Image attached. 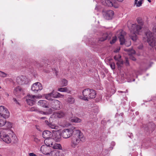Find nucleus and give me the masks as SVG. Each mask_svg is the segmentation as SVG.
Here are the masks:
<instances>
[{
	"label": "nucleus",
	"instance_id": "48",
	"mask_svg": "<svg viewBox=\"0 0 156 156\" xmlns=\"http://www.w3.org/2000/svg\"><path fill=\"white\" fill-rule=\"evenodd\" d=\"M148 2H151V0H147Z\"/></svg>",
	"mask_w": 156,
	"mask_h": 156
},
{
	"label": "nucleus",
	"instance_id": "3",
	"mask_svg": "<svg viewBox=\"0 0 156 156\" xmlns=\"http://www.w3.org/2000/svg\"><path fill=\"white\" fill-rule=\"evenodd\" d=\"M0 138L7 144L10 143L12 141L14 143H16L18 140L17 136L13 132L8 135L4 131H2L0 132Z\"/></svg>",
	"mask_w": 156,
	"mask_h": 156
},
{
	"label": "nucleus",
	"instance_id": "25",
	"mask_svg": "<svg viewBox=\"0 0 156 156\" xmlns=\"http://www.w3.org/2000/svg\"><path fill=\"white\" fill-rule=\"evenodd\" d=\"M54 90H53V94H52V97L54 98H63L64 97L63 95L60 94V93L56 92L54 93Z\"/></svg>",
	"mask_w": 156,
	"mask_h": 156
},
{
	"label": "nucleus",
	"instance_id": "16",
	"mask_svg": "<svg viewBox=\"0 0 156 156\" xmlns=\"http://www.w3.org/2000/svg\"><path fill=\"white\" fill-rule=\"evenodd\" d=\"M45 123L49 127L52 129H55L57 130H60V127L59 126L55 125L53 123H49L48 121H45Z\"/></svg>",
	"mask_w": 156,
	"mask_h": 156
},
{
	"label": "nucleus",
	"instance_id": "26",
	"mask_svg": "<svg viewBox=\"0 0 156 156\" xmlns=\"http://www.w3.org/2000/svg\"><path fill=\"white\" fill-rule=\"evenodd\" d=\"M54 149L62 150V148L61 145L60 144L55 143L52 144V145L51 147Z\"/></svg>",
	"mask_w": 156,
	"mask_h": 156
},
{
	"label": "nucleus",
	"instance_id": "41",
	"mask_svg": "<svg viewBox=\"0 0 156 156\" xmlns=\"http://www.w3.org/2000/svg\"><path fill=\"white\" fill-rule=\"evenodd\" d=\"M34 99H35V98H41L42 97V96L41 95H34Z\"/></svg>",
	"mask_w": 156,
	"mask_h": 156
},
{
	"label": "nucleus",
	"instance_id": "43",
	"mask_svg": "<svg viewBox=\"0 0 156 156\" xmlns=\"http://www.w3.org/2000/svg\"><path fill=\"white\" fill-rule=\"evenodd\" d=\"M125 64L126 66H128L129 64V61L127 59L126 60V62H125Z\"/></svg>",
	"mask_w": 156,
	"mask_h": 156
},
{
	"label": "nucleus",
	"instance_id": "38",
	"mask_svg": "<svg viewBox=\"0 0 156 156\" xmlns=\"http://www.w3.org/2000/svg\"><path fill=\"white\" fill-rule=\"evenodd\" d=\"M117 40V37L116 36H115L113 37L112 40L110 41V43L111 44H112L114 43Z\"/></svg>",
	"mask_w": 156,
	"mask_h": 156
},
{
	"label": "nucleus",
	"instance_id": "20",
	"mask_svg": "<svg viewBox=\"0 0 156 156\" xmlns=\"http://www.w3.org/2000/svg\"><path fill=\"white\" fill-rule=\"evenodd\" d=\"M121 57V56L119 55H118L115 56L114 58V59L118 61V62L117 63V65L119 68L121 67L123 64V62L121 61L120 59Z\"/></svg>",
	"mask_w": 156,
	"mask_h": 156
},
{
	"label": "nucleus",
	"instance_id": "18",
	"mask_svg": "<svg viewBox=\"0 0 156 156\" xmlns=\"http://www.w3.org/2000/svg\"><path fill=\"white\" fill-rule=\"evenodd\" d=\"M65 116V113L59 111L58 112H56L52 115V117L55 118H61Z\"/></svg>",
	"mask_w": 156,
	"mask_h": 156
},
{
	"label": "nucleus",
	"instance_id": "28",
	"mask_svg": "<svg viewBox=\"0 0 156 156\" xmlns=\"http://www.w3.org/2000/svg\"><path fill=\"white\" fill-rule=\"evenodd\" d=\"M144 0H135L134 4L136 7H140L142 5Z\"/></svg>",
	"mask_w": 156,
	"mask_h": 156
},
{
	"label": "nucleus",
	"instance_id": "15",
	"mask_svg": "<svg viewBox=\"0 0 156 156\" xmlns=\"http://www.w3.org/2000/svg\"><path fill=\"white\" fill-rule=\"evenodd\" d=\"M14 93L16 96H22L24 95V90L20 87H16L14 90Z\"/></svg>",
	"mask_w": 156,
	"mask_h": 156
},
{
	"label": "nucleus",
	"instance_id": "36",
	"mask_svg": "<svg viewBox=\"0 0 156 156\" xmlns=\"http://www.w3.org/2000/svg\"><path fill=\"white\" fill-rule=\"evenodd\" d=\"M7 76V74L4 72L0 70V77L2 78H4Z\"/></svg>",
	"mask_w": 156,
	"mask_h": 156
},
{
	"label": "nucleus",
	"instance_id": "40",
	"mask_svg": "<svg viewBox=\"0 0 156 156\" xmlns=\"http://www.w3.org/2000/svg\"><path fill=\"white\" fill-rule=\"evenodd\" d=\"M33 138L34 141L36 143H38L39 141V140L37 137L34 136Z\"/></svg>",
	"mask_w": 156,
	"mask_h": 156
},
{
	"label": "nucleus",
	"instance_id": "50",
	"mask_svg": "<svg viewBox=\"0 0 156 156\" xmlns=\"http://www.w3.org/2000/svg\"><path fill=\"white\" fill-rule=\"evenodd\" d=\"M7 96H8V95H9V94H7Z\"/></svg>",
	"mask_w": 156,
	"mask_h": 156
},
{
	"label": "nucleus",
	"instance_id": "11",
	"mask_svg": "<svg viewBox=\"0 0 156 156\" xmlns=\"http://www.w3.org/2000/svg\"><path fill=\"white\" fill-rule=\"evenodd\" d=\"M30 111L33 112L34 111L36 112L40 113L42 114L47 115L51 114L52 112V110L51 108H49L47 110L46 112H44L42 111H40L39 109L37 107H31L30 109Z\"/></svg>",
	"mask_w": 156,
	"mask_h": 156
},
{
	"label": "nucleus",
	"instance_id": "12",
	"mask_svg": "<svg viewBox=\"0 0 156 156\" xmlns=\"http://www.w3.org/2000/svg\"><path fill=\"white\" fill-rule=\"evenodd\" d=\"M26 98L27 102L29 105L32 106L34 104L35 101L34 96L33 95H27Z\"/></svg>",
	"mask_w": 156,
	"mask_h": 156
},
{
	"label": "nucleus",
	"instance_id": "37",
	"mask_svg": "<svg viewBox=\"0 0 156 156\" xmlns=\"http://www.w3.org/2000/svg\"><path fill=\"white\" fill-rule=\"evenodd\" d=\"M102 9V7L99 4L97 5L95 8V10L97 11H100Z\"/></svg>",
	"mask_w": 156,
	"mask_h": 156
},
{
	"label": "nucleus",
	"instance_id": "44",
	"mask_svg": "<svg viewBox=\"0 0 156 156\" xmlns=\"http://www.w3.org/2000/svg\"><path fill=\"white\" fill-rule=\"evenodd\" d=\"M30 156H35V154L33 153H30L29 154Z\"/></svg>",
	"mask_w": 156,
	"mask_h": 156
},
{
	"label": "nucleus",
	"instance_id": "2",
	"mask_svg": "<svg viewBox=\"0 0 156 156\" xmlns=\"http://www.w3.org/2000/svg\"><path fill=\"white\" fill-rule=\"evenodd\" d=\"M85 140L83 133L80 130H76L75 133L72 137L71 141V146L74 148L77 147L81 141H83Z\"/></svg>",
	"mask_w": 156,
	"mask_h": 156
},
{
	"label": "nucleus",
	"instance_id": "8",
	"mask_svg": "<svg viewBox=\"0 0 156 156\" xmlns=\"http://www.w3.org/2000/svg\"><path fill=\"white\" fill-rule=\"evenodd\" d=\"M60 130L52 131V138L56 142H58L61 140Z\"/></svg>",
	"mask_w": 156,
	"mask_h": 156
},
{
	"label": "nucleus",
	"instance_id": "27",
	"mask_svg": "<svg viewBox=\"0 0 156 156\" xmlns=\"http://www.w3.org/2000/svg\"><path fill=\"white\" fill-rule=\"evenodd\" d=\"M44 143L46 146L48 147H51L53 143L51 139L47 138L45 140Z\"/></svg>",
	"mask_w": 156,
	"mask_h": 156
},
{
	"label": "nucleus",
	"instance_id": "1",
	"mask_svg": "<svg viewBox=\"0 0 156 156\" xmlns=\"http://www.w3.org/2000/svg\"><path fill=\"white\" fill-rule=\"evenodd\" d=\"M138 24L136 23L132 24L129 28L130 33L129 36L133 41H136L137 39L136 34H139L141 31L142 26L143 25L142 19L140 18H138L136 19Z\"/></svg>",
	"mask_w": 156,
	"mask_h": 156
},
{
	"label": "nucleus",
	"instance_id": "51",
	"mask_svg": "<svg viewBox=\"0 0 156 156\" xmlns=\"http://www.w3.org/2000/svg\"><path fill=\"white\" fill-rule=\"evenodd\" d=\"M1 86H0V89H1Z\"/></svg>",
	"mask_w": 156,
	"mask_h": 156
},
{
	"label": "nucleus",
	"instance_id": "49",
	"mask_svg": "<svg viewBox=\"0 0 156 156\" xmlns=\"http://www.w3.org/2000/svg\"><path fill=\"white\" fill-rule=\"evenodd\" d=\"M58 154V152L57 151V152H56V154Z\"/></svg>",
	"mask_w": 156,
	"mask_h": 156
},
{
	"label": "nucleus",
	"instance_id": "24",
	"mask_svg": "<svg viewBox=\"0 0 156 156\" xmlns=\"http://www.w3.org/2000/svg\"><path fill=\"white\" fill-rule=\"evenodd\" d=\"M66 101L69 104H73L75 102L74 98L71 96H69L67 98Z\"/></svg>",
	"mask_w": 156,
	"mask_h": 156
},
{
	"label": "nucleus",
	"instance_id": "9",
	"mask_svg": "<svg viewBox=\"0 0 156 156\" xmlns=\"http://www.w3.org/2000/svg\"><path fill=\"white\" fill-rule=\"evenodd\" d=\"M42 89L43 86L42 84L39 82L34 83L31 87V90L35 93L41 90Z\"/></svg>",
	"mask_w": 156,
	"mask_h": 156
},
{
	"label": "nucleus",
	"instance_id": "4",
	"mask_svg": "<svg viewBox=\"0 0 156 156\" xmlns=\"http://www.w3.org/2000/svg\"><path fill=\"white\" fill-rule=\"evenodd\" d=\"M82 95L79 96V98L85 101L94 98L96 95V93L95 90L89 89H84L82 92Z\"/></svg>",
	"mask_w": 156,
	"mask_h": 156
},
{
	"label": "nucleus",
	"instance_id": "30",
	"mask_svg": "<svg viewBox=\"0 0 156 156\" xmlns=\"http://www.w3.org/2000/svg\"><path fill=\"white\" fill-rule=\"evenodd\" d=\"M70 121L72 122L80 123L81 122V120L77 117H74L70 119Z\"/></svg>",
	"mask_w": 156,
	"mask_h": 156
},
{
	"label": "nucleus",
	"instance_id": "7",
	"mask_svg": "<svg viewBox=\"0 0 156 156\" xmlns=\"http://www.w3.org/2000/svg\"><path fill=\"white\" fill-rule=\"evenodd\" d=\"M111 2L108 0H101V3L104 5L108 6L110 7H113L115 8H118L119 6V4L116 1L119 2H122L123 0H112Z\"/></svg>",
	"mask_w": 156,
	"mask_h": 156
},
{
	"label": "nucleus",
	"instance_id": "34",
	"mask_svg": "<svg viewBox=\"0 0 156 156\" xmlns=\"http://www.w3.org/2000/svg\"><path fill=\"white\" fill-rule=\"evenodd\" d=\"M135 53V51L133 50H132L130 52H129V55H131L130 57V58L132 60H133L135 61L136 60V58L133 57V56H132V55L134 54Z\"/></svg>",
	"mask_w": 156,
	"mask_h": 156
},
{
	"label": "nucleus",
	"instance_id": "19",
	"mask_svg": "<svg viewBox=\"0 0 156 156\" xmlns=\"http://www.w3.org/2000/svg\"><path fill=\"white\" fill-rule=\"evenodd\" d=\"M49 147H46L45 145L42 146L41 148V151L44 154L48 155L49 154Z\"/></svg>",
	"mask_w": 156,
	"mask_h": 156
},
{
	"label": "nucleus",
	"instance_id": "17",
	"mask_svg": "<svg viewBox=\"0 0 156 156\" xmlns=\"http://www.w3.org/2000/svg\"><path fill=\"white\" fill-rule=\"evenodd\" d=\"M37 105L45 108H48V103L45 100H40L37 102Z\"/></svg>",
	"mask_w": 156,
	"mask_h": 156
},
{
	"label": "nucleus",
	"instance_id": "10",
	"mask_svg": "<svg viewBox=\"0 0 156 156\" xmlns=\"http://www.w3.org/2000/svg\"><path fill=\"white\" fill-rule=\"evenodd\" d=\"M104 18L107 20L112 19L113 18L114 13L112 10L103 11L102 12Z\"/></svg>",
	"mask_w": 156,
	"mask_h": 156
},
{
	"label": "nucleus",
	"instance_id": "31",
	"mask_svg": "<svg viewBox=\"0 0 156 156\" xmlns=\"http://www.w3.org/2000/svg\"><path fill=\"white\" fill-rule=\"evenodd\" d=\"M59 83L62 87H65L67 85L68 81L66 79H63L60 81Z\"/></svg>",
	"mask_w": 156,
	"mask_h": 156
},
{
	"label": "nucleus",
	"instance_id": "39",
	"mask_svg": "<svg viewBox=\"0 0 156 156\" xmlns=\"http://www.w3.org/2000/svg\"><path fill=\"white\" fill-rule=\"evenodd\" d=\"M109 65L112 69H115V66L114 63L111 62L110 63Z\"/></svg>",
	"mask_w": 156,
	"mask_h": 156
},
{
	"label": "nucleus",
	"instance_id": "42",
	"mask_svg": "<svg viewBox=\"0 0 156 156\" xmlns=\"http://www.w3.org/2000/svg\"><path fill=\"white\" fill-rule=\"evenodd\" d=\"M120 49V48L119 47H117L116 49V50L114 51V52H118L119 51Z\"/></svg>",
	"mask_w": 156,
	"mask_h": 156
},
{
	"label": "nucleus",
	"instance_id": "22",
	"mask_svg": "<svg viewBox=\"0 0 156 156\" xmlns=\"http://www.w3.org/2000/svg\"><path fill=\"white\" fill-rule=\"evenodd\" d=\"M9 117H5V116L0 115V127H2L5 125L6 123V119Z\"/></svg>",
	"mask_w": 156,
	"mask_h": 156
},
{
	"label": "nucleus",
	"instance_id": "52",
	"mask_svg": "<svg viewBox=\"0 0 156 156\" xmlns=\"http://www.w3.org/2000/svg\"><path fill=\"white\" fill-rule=\"evenodd\" d=\"M0 156H1V155L0 154Z\"/></svg>",
	"mask_w": 156,
	"mask_h": 156
},
{
	"label": "nucleus",
	"instance_id": "21",
	"mask_svg": "<svg viewBox=\"0 0 156 156\" xmlns=\"http://www.w3.org/2000/svg\"><path fill=\"white\" fill-rule=\"evenodd\" d=\"M54 104L53 108L56 109H59L60 108L61 105V102L58 100L55 99L53 101Z\"/></svg>",
	"mask_w": 156,
	"mask_h": 156
},
{
	"label": "nucleus",
	"instance_id": "47",
	"mask_svg": "<svg viewBox=\"0 0 156 156\" xmlns=\"http://www.w3.org/2000/svg\"><path fill=\"white\" fill-rule=\"evenodd\" d=\"M70 124L69 123V124L67 125H66L65 126L66 127H67L68 126H70Z\"/></svg>",
	"mask_w": 156,
	"mask_h": 156
},
{
	"label": "nucleus",
	"instance_id": "35",
	"mask_svg": "<svg viewBox=\"0 0 156 156\" xmlns=\"http://www.w3.org/2000/svg\"><path fill=\"white\" fill-rule=\"evenodd\" d=\"M107 34L106 33L104 34L102 37L99 38V41H103L106 40L107 38Z\"/></svg>",
	"mask_w": 156,
	"mask_h": 156
},
{
	"label": "nucleus",
	"instance_id": "33",
	"mask_svg": "<svg viewBox=\"0 0 156 156\" xmlns=\"http://www.w3.org/2000/svg\"><path fill=\"white\" fill-rule=\"evenodd\" d=\"M5 126L6 127L5 128L6 129H10L12 127V124L11 122H7L6 121V123H5Z\"/></svg>",
	"mask_w": 156,
	"mask_h": 156
},
{
	"label": "nucleus",
	"instance_id": "45",
	"mask_svg": "<svg viewBox=\"0 0 156 156\" xmlns=\"http://www.w3.org/2000/svg\"><path fill=\"white\" fill-rule=\"evenodd\" d=\"M13 100L14 101H15L16 103H18V102H17V101L15 98L13 99Z\"/></svg>",
	"mask_w": 156,
	"mask_h": 156
},
{
	"label": "nucleus",
	"instance_id": "6",
	"mask_svg": "<svg viewBox=\"0 0 156 156\" xmlns=\"http://www.w3.org/2000/svg\"><path fill=\"white\" fill-rule=\"evenodd\" d=\"M76 130H79V129H76V128L74 126L69 129H65L62 131L61 133L62 136L63 138H68L72 136L73 133L74 135L75 134Z\"/></svg>",
	"mask_w": 156,
	"mask_h": 156
},
{
	"label": "nucleus",
	"instance_id": "29",
	"mask_svg": "<svg viewBox=\"0 0 156 156\" xmlns=\"http://www.w3.org/2000/svg\"><path fill=\"white\" fill-rule=\"evenodd\" d=\"M58 91L63 92H67L68 93H70V91L67 87H61L58 88Z\"/></svg>",
	"mask_w": 156,
	"mask_h": 156
},
{
	"label": "nucleus",
	"instance_id": "5",
	"mask_svg": "<svg viewBox=\"0 0 156 156\" xmlns=\"http://www.w3.org/2000/svg\"><path fill=\"white\" fill-rule=\"evenodd\" d=\"M117 35L119 37L121 45L125 44L129 47L131 45V42L129 40L126 41L124 38V36L126 34L125 32L121 30H119L117 33Z\"/></svg>",
	"mask_w": 156,
	"mask_h": 156
},
{
	"label": "nucleus",
	"instance_id": "13",
	"mask_svg": "<svg viewBox=\"0 0 156 156\" xmlns=\"http://www.w3.org/2000/svg\"><path fill=\"white\" fill-rule=\"evenodd\" d=\"M0 115L5 117H9V111L4 106H0Z\"/></svg>",
	"mask_w": 156,
	"mask_h": 156
},
{
	"label": "nucleus",
	"instance_id": "46",
	"mask_svg": "<svg viewBox=\"0 0 156 156\" xmlns=\"http://www.w3.org/2000/svg\"><path fill=\"white\" fill-rule=\"evenodd\" d=\"M6 80H8L10 81H12V79L11 78H7Z\"/></svg>",
	"mask_w": 156,
	"mask_h": 156
},
{
	"label": "nucleus",
	"instance_id": "23",
	"mask_svg": "<svg viewBox=\"0 0 156 156\" xmlns=\"http://www.w3.org/2000/svg\"><path fill=\"white\" fill-rule=\"evenodd\" d=\"M51 134V133L49 131H44L43 133L42 136L44 138H48L50 137Z\"/></svg>",
	"mask_w": 156,
	"mask_h": 156
},
{
	"label": "nucleus",
	"instance_id": "14",
	"mask_svg": "<svg viewBox=\"0 0 156 156\" xmlns=\"http://www.w3.org/2000/svg\"><path fill=\"white\" fill-rule=\"evenodd\" d=\"M16 83L19 84L23 85L27 83V78L23 76H21L17 77L16 79Z\"/></svg>",
	"mask_w": 156,
	"mask_h": 156
},
{
	"label": "nucleus",
	"instance_id": "32",
	"mask_svg": "<svg viewBox=\"0 0 156 156\" xmlns=\"http://www.w3.org/2000/svg\"><path fill=\"white\" fill-rule=\"evenodd\" d=\"M53 94V91L51 93L48 94H45L44 95L46 99L48 100H51L52 99V94Z\"/></svg>",
	"mask_w": 156,
	"mask_h": 156
}]
</instances>
